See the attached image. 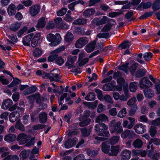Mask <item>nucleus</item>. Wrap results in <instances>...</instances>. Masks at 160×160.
Listing matches in <instances>:
<instances>
[{
	"instance_id": "1",
	"label": "nucleus",
	"mask_w": 160,
	"mask_h": 160,
	"mask_svg": "<svg viewBox=\"0 0 160 160\" xmlns=\"http://www.w3.org/2000/svg\"><path fill=\"white\" fill-rule=\"evenodd\" d=\"M120 72H118L114 74L113 78H117V82L119 85L118 86L115 85V81H112L110 83L105 84L103 87V89L105 91L117 90L120 91L122 90V87H128V83L125 82L124 79L122 77Z\"/></svg>"
},
{
	"instance_id": "2",
	"label": "nucleus",
	"mask_w": 160,
	"mask_h": 160,
	"mask_svg": "<svg viewBox=\"0 0 160 160\" xmlns=\"http://www.w3.org/2000/svg\"><path fill=\"white\" fill-rule=\"evenodd\" d=\"M95 130L96 132L100 136L105 137V138L96 137L95 139L98 141H103L107 138L106 137L110 136V134L108 131L104 132L107 130L108 127L104 123H102L100 124H96L95 126Z\"/></svg>"
},
{
	"instance_id": "3",
	"label": "nucleus",
	"mask_w": 160,
	"mask_h": 160,
	"mask_svg": "<svg viewBox=\"0 0 160 160\" xmlns=\"http://www.w3.org/2000/svg\"><path fill=\"white\" fill-rule=\"evenodd\" d=\"M109 126V130L112 133L115 132L116 134H119L123 131L121 122L119 121L116 122L115 120H112Z\"/></svg>"
},
{
	"instance_id": "4",
	"label": "nucleus",
	"mask_w": 160,
	"mask_h": 160,
	"mask_svg": "<svg viewBox=\"0 0 160 160\" xmlns=\"http://www.w3.org/2000/svg\"><path fill=\"white\" fill-rule=\"evenodd\" d=\"M47 40L51 42L52 46H55L58 45L61 40V37L60 34L57 33L55 36L52 33L48 34L47 37Z\"/></svg>"
},
{
	"instance_id": "5",
	"label": "nucleus",
	"mask_w": 160,
	"mask_h": 160,
	"mask_svg": "<svg viewBox=\"0 0 160 160\" xmlns=\"http://www.w3.org/2000/svg\"><path fill=\"white\" fill-rule=\"evenodd\" d=\"M12 104L13 102L11 100L9 99H7L3 102L2 105V108L4 109H6L9 108V111H12L15 109L17 108L16 105H14L11 107Z\"/></svg>"
},
{
	"instance_id": "6",
	"label": "nucleus",
	"mask_w": 160,
	"mask_h": 160,
	"mask_svg": "<svg viewBox=\"0 0 160 160\" xmlns=\"http://www.w3.org/2000/svg\"><path fill=\"white\" fill-rule=\"evenodd\" d=\"M65 49L64 46H62L56 50H54L51 52V55L48 58V60L49 62H52L53 61L58 55V53Z\"/></svg>"
},
{
	"instance_id": "7",
	"label": "nucleus",
	"mask_w": 160,
	"mask_h": 160,
	"mask_svg": "<svg viewBox=\"0 0 160 160\" xmlns=\"http://www.w3.org/2000/svg\"><path fill=\"white\" fill-rule=\"evenodd\" d=\"M66 98L65 99L66 102H68L70 99L69 95L67 93L65 92L60 97V99L58 100V102L59 103V107L62 110H66L68 109V106L65 105L62 106V103L61 102L64 99Z\"/></svg>"
},
{
	"instance_id": "8",
	"label": "nucleus",
	"mask_w": 160,
	"mask_h": 160,
	"mask_svg": "<svg viewBox=\"0 0 160 160\" xmlns=\"http://www.w3.org/2000/svg\"><path fill=\"white\" fill-rule=\"evenodd\" d=\"M42 77L44 78H49L51 81H55L56 82H58L59 79L61 78V76L58 74L52 73L48 74L45 72L42 74Z\"/></svg>"
},
{
	"instance_id": "9",
	"label": "nucleus",
	"mask_w": 160,
	"mask_h": 160,
	"mask_svg": "<svg viewBox=\"0 0 160 160\" xmlns=\"http://www.w3.org/2000/svg\"><path fill=\"white\" fill-rule=\"evenodd\" d=\"M18 112H13L11 113L9 115V121L12 122H13L20 117V114L19 113L20 111L21 112H23L24 110L22 108H19Z\"/></svg>"
},
{
	"instance_id": "10",
	"label": "nucleus",
	"mask_w": 160,
	"mask_h": 160,
	"mask_svg": "<svg viewBox=\"0 0 160 160\" xmlns=\"http://www.w3.org/2000/svg\"><path fill=\"white\" fill-rule=\"evenodd\" d=\"M108 22V18L106 16H103L102 18H94L92 21V22L97 25H99L104 24Z\"/></svg>"
},
{
	"instance_id": "11",
	"label": "nucleus",
	"mask_w": 160,
	"mask_h": 160,
	"mask_svg": "<svg viewBox=\"0 0 160 160\" xmlns=\"http://www.w3.org/2000/svg\"><path fill=\"white\" fill-rule=\"evenodd\" d=\"M134 129L138 134H142L146 131V126L142 123L137 124L134 127Z\"/></svg>"
},
{
	"instance_id": "12",
	"label": "nucleus",
	"mask_w": 160,
	"mask_h": 160,
	"mask_svg": "<svg viewBox=\"0 0 160 160\" xmlns=\"http://www.w3.org/2000/svg\"><path fill=\"white\" fill-rule=\"evenodd\" d=\"M88 42L87 38L86 37H83L80 38L77 41L75 46L77 48H81Z\"/></svg>"
},
{
	"instance_id": "13",
	"label": "nucleus",
	"mask_w": 160,
	"mask_h": 160,
	"mask_svg": "<svg viewBox=\"0 0 160 160\" xmlns=\"http://www.w3.org/2000/svg\"><path fill=\"white\" fill-rule=\"evenodd\" d=\"M77 58L76 56H68L67 61L66 63V65L68 67V68H71L74 67V62L76 59Z\"/></svg>"
},
{
	"instance_id": "14",
	"label": "nucleus",
	"mask_w": 160,
	"mask_h": 160,
	"mask_svg": "<svg viewBox=\"0 0 160 160\" xmlns=\"http://www.w3.org/2000/svg\"><path fill=\"white\" fill-rule=\"evenodd\" d=\"M141 88H144L145 87H149L152 86V83L148 79L145 77L143 78L142 81L140 82Z\"/></svg>"
},
{
	"instance_id": "15",
	"label": "nucleus",
	"mask_w": 160,
	"mask_h": 160,
	"mask_svg": "<svg viewBox=\"0 0 160 160\" xmlns=\"http://www.w3.org/2000/svg\"><path fill=\"white\" fill-rule=\"evenodd\" d=\"M78 141V139L76 138L72 139H69L64 143V146L66 148H69L75 145Z\"/></svg>"
},
{
	"instance_id": "16",
	"label": "nucleus",
	"mask_w": 160,
	"mask_h": 160,
	"mask_svg": "<svg viewBox=\"0 0 160 160\" xmlns=\"http://www.w3.org/2000/svg\"><path fill=\"white\" fill-rule=\"evenodd\" d=\"M33 35V33H31L26 36L23 38L22 42L24 46H28L30 45L31 38Z\"/></svg>"
},
{
	"instance_id": "17",
	"label": "nucleus",
	"mask_w": 160,
	"mask_h": 160,
	"mask_svg": "<svg viewBox=\"0 0 160 160\" xmlns=\"http://www.w3.org/2000/svg\"><path fill=\"white\" fill-rule=\"evenodd\" d=\"M131 152L128 150L125 149L123 151L121 154V160H128L131 157Z\"/></svg>"
},
{
	"instance_id": "18",
	"label": "nucleus",
	"mask_w": 160,
	"mask_h": 160,
	"mask_svg": "<svg viewBox=\"0 0 160 160\" xmlns=\"http://www.w3.org/2000/svg\"><path fill=\"white\" fill-rule=\"evenodd\" d=\"M152 143H153L156 146L159 145H160V140L156 138L151 139L150 140L149 144L147 146V148L148 149L151 148L152 150L153 148L152 145Z\"/></svg>"
},
{
	"instance_id": "19",
	"label": "nucleus",
	"mask_w": 160,
	"mask_h": 160,
	"mask_svg": "<svg viewBox=\"0 0 160 160\" xmlns=\"http://www.w3.org/2000/svg\"><path fill=\"white\" fill-rule=\"evenodd\" d=\"M29 137L25 134L21 133L19 134L17 138V140L19 142H21V144L27 142L28 140Z\"/></svg>"
},
{
	"instance_id": "20",
	"label": "nucleus",
	"mask_w": 160,
	"mask_h": 160,
	"mask_svg": "<svg viewBox=\"0 0 160 160\" xmlns=\"http://www.w3.org/2000/svg\"><path fill=\"white\" fill-rule=\"evenodd\" d=\"M135 134L133 131L129 130H126L121 134V137L122 138H125L127 137H133L135 136Z\"/></svg>"
},
{
	"instance_id": "21",
	"label": "nucleus",
	"mask_w": 160,
	"mask_h": 160,
	"mask_svg": "<svg viewBox=\"0 0 160 160\" xmlns=\"http://www.w3.org/2000/svg\"><path fill=\"white\" fill-rule=\"evenodd\" d=\"M30 8L29 12L32 16H34L37 14L40 10V8L38 6H32Z\"/></svg>"
},
{
	"instance_id": "22",
	"label": "nucleus",
	"mask_w": 160,
	"mask_h": 160,
	"mask_svg": "<svg viewBox=\"0 0 160 160\" xmlns=\"http://www.w3.org/2000/svg\"><path fill=\"white\" fill-rule=\"evenodd\" d=\"M40 34L39 33H37L35 35L31 42V45L32 47H34L37 45L38 42L40 40Z\"/></svg>"
},
{
	"instance_id": "23",
	"label": "nucleus",
	"mask_w": 160,
	"mask_h": 160,
	"mask_svg": "<svg viewBox=\"0 0 160 160\" xmlns=\"http://www.w3.org/2000/svg\"><path fill=\"white\" fill-rule=\"evenodd\" d=\"M16 8L14 5L11 4L7 9V12L9 15H13L16 12Z\"/></svg>"
},
{
	"instance_id": "24",
	"label": "nucleus",
	"mask_w": 160,
	"mask_h": 160,
	"mask_svg": "<svg viewBox=\"0 0 160 160\" xmlns=\"http://www.w3.org/2000/svg\"><path fill=\"white\" fill-rule=\"evenodd\" d=\"M96 43L95 41H93L87 45L85 48L86 51L88 53L92 52L95 48V45Z\"/></svg>"
},
{
	"instance_id": "25",
	"label": "nucleus",
	"mask_w": 160,
	"mask_h": 160,
	"mask_svg": "<svg viewBox=\"0 0 160 160\" xmlns=\"http://www.w3.org/2000/svg\"><path fill=\"white\" fill-rule=\"evenodd\" d=\"M45 18L44 17H42L39 19L36 27L38 28H43L45 27Z\"/></svg>"
},
{
	"instance_id": "26",
	"label": "nucleus",
	"mask_w": 160,
	"mask_h": 160,
	"mask_svg": "<svg viewBox=\"0 0 160 160\" xmlns=\"http://www.w3.org/2000/svg\"><path fill=\"white\" fill-rule=\"evenodd\" d=\"M110 147V146L108 142H104L102 144V150L104 153H108L109 151Z\"/></svg>"
},
{
	"instance_id": "27",
	"label": "nucleus",
	"mask_w": 160,
	"mask_h": 160,
	"mask_svg": "<svg viewBox=\"0 0 160 160\" xmlns=\"http://www.w3.org/2000/svg\"><path fill=\"white\" fill-rule=\"evenodd\" d=\"M30 153L29 150H23L20 153L19 155L20 158L21 160H24L27 158L29 156Z\"/></svg>"
},
{
	"instance_id": "28",
	"label": "nucleus",
	"mask_w": 160,
	"mask_h": 160,
	"mask_svg": "<svg viewBox=\"0 0 160 160\" xmlns=\"http://www.w3.org/2000/svg\"><path fill=\"white\" fill-rule=\"evenodd\" d=\"M108 120V118L107 116L104 114H101L98 116L97 118L96 121L98 123L102 122H105Z\"/></svg>"
},
{
	"instance_id": "29",
	"label": "nucleus",
	"mask_w": 160,
	"mask_h": 160,
	"mask_svg": "<svg viewBox=\"0 0 160 160\" xmlns=\"http://www.w3.org/2000/svg\"><path fill=\"white\" fill-rule=\"evenodd\" d=\"M21 24L19 22H16L10 26V29L13 31H17L21 26Z\"/></svg>"
},
{
	"instance_id": "30",
	"label": "nucleus",
	"mask_w": 160,
	"mask_h": 160,
	"mask_svg": "<svg viewBox=\"0 0 160 160\" xmlns=\"http://www.w3.org/2000/svg\"><path fill=\"white\" fill-rule=\"evenodd\" d=\"M16 138V137L14 134H9L5 137L4 140L7 142L10 143L15 141Z\"/></svg>"
},
{
	"instance_id": "31",
	"label": "nucleus",
	"mask_w": 160,
	"mask_h": 160,
	"mask_svg": "<svg viewBox=\"0 0 160 160\" xmlns=\"http://www.w3.org/2000/svg\"><path fill=\"white\" fill-rule=\"evenodd\" d=\"M119 148L120 147L118 146L111 147L109 154L112 156L117 155L119 150Z\"/></svg>"
},
{
	"instance_id": "32",
	"label": "nucleus",
	"mask_w": 160,
	"mask_h": 160,
	"mask_svg": "<svg viewBox=\"0 0 160 160\" xmlns=\"http://www.w3.org/2000/svg\"><path fill=\"white\" fill-rule=\"evenodd\" d=\"M83 103L85 105L87 106L88 108L92 109L96 107L98 104L97 101H96L93 102H84Z\"/></svg>"
},
{
	"instance_id": "33",
	"label": "nucleus",
	"mask_w": 160,
	"mask_h": 160,
	"mask_svg": "<svg viewBox=\"0 0 160 160\" xmlns=\"http://www.w3.org/2000/svg\"><path fill=\"white\" fill-rule=\"evenodd\" d=\"M123 90L124 92V95L122 94L120 96L119 100L121 101H125L130 97L128 94L127 88H126V91L124 89H123Z\"/></svg>"
},
{
	"instance_id": "34",
	"label": "nucleus",
	"mask_w": 160,
	"mask_h": 160,
	"mask_svg": "<svg viewBox=\"0 0 160 160\" xmlns=\"http://www.w3.org/2000/svg\"><path fill=\"white\" fill-rule=\"evenodd\" d=\"M144 95L146 97L150 98L152 97L154 94L153 91L148 89H145L143 90Z\"/></svg>"
},
{
	"instance_id": "35",
	"label": "nucleus",
	"mask_w": 160,
	"mask_h": 160,
	"mask_svg": "<svg viewBox=\"0 0 160 160\" xmlns=\"http://www.w3.org/2000/svg\"><path fill=\"white\" fill-rule=\"evenodd\" d=\"M79 120L82 121L79 123V125L81 127H83L88 125L90 122V119L86 118H84L83 120L81 118H80Z\"/></svg>"
},
{
	"instance_id": "36",
	"label": "nucleus",
	"mask_w": 160,
	"mask_h": 160,
	"mask_svg": "<svg viewBox=\"0 0 160 160\" xmlns=\"http://www.w3.org/2000/svg\"><path fill=\"white\" fill-rule=\"evenodd\" d=\"M79 120L82 121L79 123V125L81 127H83L88 125L90 122V119L86 118H84L83 120L81 118H80Z\"/></svg>"
},
{
	"instance_id": "37",
	"label": "nucleus",
	"mask_w": 160,
	"mask_h": 160,
	"mask_svg": "<svg viewBox=\"0 0 160 160\" xmlns=\"http://www.w3.org/2000/svg\"><path fill=\"white\" fill-rule=\"evenodd\" d=\"M95 12V10L93 9H88L84 11L83 15L86 17H88L93 14Z\"/></svg>"
},
{
	"instance_id": "38",
	"label": "nucleus",
	"mask_w": 160,
	"mask_h": 160,
	"mask_svg": "<svg viewBox=\"0 0 160 160\" xmlns=\"http://www.w3.org/2000/svg\"><path fill=\"white\" fill-rule=\"evenodd\" d=\"M126 109L125 108H123L118 112L117 116L119 118H122L126 116Z\"/></svg>"
},
{
	"instance_id": "39",
	"label": "nucleus",
	"mask_w": 160,
	"mask_h": 160,
	"mask_svg": "<svg viewBox=\"0 0 160 160\" xmlns=\"http://www.w3.org/2000/svg\"><path fill=\"white\" fill-rule=\"evenodd\" d=\"M47 115L46 113L43 112L39 115V122L41 123H44L47 121Z\"/></svg>"
},
{
	"instance_id": "40",
	"label": "nucleus",
	"mask_w": 160,
	"mask_h": 160,
	"mask_svg": "<svg viewBox=\"0 0 160 160\" xmlns=\"http://www.w3.org/2000/svg\"><path fill=\"white\" fill-rule=\"evenodd\" d=\"M138 84L136 82L131 83L129 85V89L131 92H133L136 91L137 88Z\"/></svg>"
},
{
	"instance_id": "41",
	"label": "nucleus",
	"mask_w": 160,
	"mask_h": 160,
	"mask_svg": "<svg viewBox=\"0 0 160 160\" xmlns=\"http://www.w3.org/2000/svg\"><path fill=\"white\" fill-rule=\"evenodd\" d=\"M86 19H85L80 18L75 20L73 24L77 25L84 24L86 23Z\"/></svg>"
},
{
	"instance_id": "42",
	"label": "nucleus",
	"mask_w": 160,
	"mask_h": 160,
	"mask_svg": "<svg viewBox=\"0 0 160 160\" xmlns=\"http://www.w3.org/2000/svg\"><path fill=\"white\" fill-rule=\"evenodd\" d=\"M142 145V142L139 139H136L133 142V145L135 148H140Z\"/></svg>"
},
{
	"instance_id": "43",
	"label": "nucleus",
	"mask_w": 160,
	"mask_h": 160,
	"mask_svg": "<svg viewBox=\"0 0 160 160\" xmlns=\"http://www.w3.org/2000/svg\"><path fill=\"white\" fill-rule=\"evenodd\" d=\"M73 39V36L72 34L70 32H68L66 35L65 41L67 42H69L72 41Z\"/></svg>"
},
{
	"instance_id": "44",
	"label": "nucleus",
	"mask_w": 160,
	"mask_h": 160,
	"mask_svg": "<svg viewBox=\"0 0 160 160\" xmlns=\"http://www.w3.org/2000/svg\"><path fill=\"white\" fill-rule=\"evenodd\" d=\"M152 8L155 11L160 9V0H157L154 2L152 5Z\"/></svg>"
},
{
	"instance_id": "45",
	"label": "nucleus",
	"mask_w": 160,
	"mask_h": 160,
	"mask_svg": "<svg viewBox=\"0 0 160 160\" xmlns=\"http://www.w3.org/2000/svg\"><path fill=\"white\" fill-rule=\"evenodd\" d=\"M3 160H19V157L15 155H10L5 158Z\"/></svg>"
},
{
	"instance_id": "46",
	"label": "nucleus",
	"mask_w": 160,
	"mask_h": 160,
	"mask_svg": "<svg viewBox=\"0 0 160 160\" xmlns=\"http://www.w3.org/2000/svg\"><path fill=\"white\" fill-rule=\"evenodd\" d=\"M15 127L22 131H24L25 130L24 126L22 125L19 120L16 122Z\"/></svg>"
},
{
	"instance_id": "47",
	"label": "nucleus",
	"mask_w": 160,
	"mask_h": 160,
	"mask_svg": "<svg viewBox=\"0 0 160 160\" xmlns=\"http://www.w3.org/2000/svg\"><path fill=\"white\" fill-rule=\"evenodd\" d=\"M120 139L119 136H113L109 140L110 143L111 144H114L118 142Z\"/></svg>"
},
{
	"instance_id": "48",
	"label": "nucleus",
	"mask_w": 160,
	"mask_h": 160,
	"mask_svg": "<svg viewBox=\"0 0 160 160\" xmlns=\"http://www.w3.org/2000/svg\"><path fill=\"white\" fill-rule=\"evenodd\" d=\"M95 99V94L94 93H89L86 97L85 99L87 101H92Z\"/></svg>"
},
{
	"instance_id": "49",
	"label": "nucleus",
	"mask_w": 160,
	"mask_h": 160,
	"mask_svg": "<svg viewBox=\"0 0 160 160\" xmlns=\"http://www.w3.org/2000/svg\"><path fill=\"white\" fill-rule=\"evenodd\" d=\"M42 51L38 48H36L33 51V55L34 57H39L42 54Z\"/></svg>"
},
{
	"instance_id": "50",
	"label": "nucleus",
	"mask_w": 160,
	"mask_h": 160,
	"mask_svg": "<svg viewBox=\"0 0 160 160\" xmlns=\"http://www.w3.org/2000/svg\"><path fill=\"white\" fill-rule=\"evenodd\" d=\"M64 62V60L61 57H58L55 60L56 63L60 66L62 65Z\"/></svg>"
},
{
	"instance_id": "51",
	"label": "nucleus",
	"mask_w": 160,
	"mask_h": 160,
	"mask_svg": "<svg viewBox=\"0 0 160 160\" xmlns=\"http://www.w3.org/2000/svg\"><path fill=\"white\" fill-rule=\"evenodd\" d=\"M54 22L56 23L57 27L59 28V26H61L62 24L63 21L61 18H58L54 19Z\"/></svg>"
},
{
	"instance_id": "52",
	"label": "nucleus",
	"mask_w": 160,
	"mask_h": 160,
	"mask_svg": "<svg viewBox=\"0 0 160 160\" xmlns=\"http://www.w3.org/2000/svg\"><path fill=\"white\" fill-rule=\"evenodd\" d=\"M152 54L150 52H146L144 54L143 57L145 60L148 61L151 58Z\"/></svg>"
},
{
	"instance_id": "53",
	"label": "nucleus",
	"mask_w": 160,
	"mask_h": 160,
	"mask_svg": "<svg viewBox=\"0 0 160 160\" xmlns=\"http://www.w3.org/2000/svg\"><path fill=\"white\" fill-rule=\"evenodd\" d=\"M156 128L153 126H151L149 131L150 134L152 137H153L155 136L157 132Z\"/></svg>"
},
{
	"instance_id": "54",
	"label": "nucleus",
	"mask_w": 160,
	"mask_h": 160,
	"mask_svg": "<svg viewBox=\"0 0 160 160\" xmlns=\"http://www.w3.org/2000/svg\"><path fill=\"white\" fill-rule=\"evenodd\" d=\"M82 135L84 137H86L88 136L91 132L90 130H87L85 128H83L81 130Z\"/></svg>"
},
{
	"instance_id": "55",
	"label": "nucleus",
	"mask_w": 160,
	"mask_h": 160,
	"mask_svg": "<svg viewBox=\"0 0 160 160\" xmlns=\"http://www.w3.org/2000/svg\"><path fill=\"white\" fill-rule=\"evenodd\" d=\"M128 119L130 123L128 126V128L130 129L133 126L135 120L134 118L131 117H129Z\"/></svg>"
},
{
	"instance_id": "56",
	"label": "nucleus",
	"mask_w": 160,
	"mask_h": 160,
	"mask_svg": "<svg viewBox=\"0 0 160 160\" xmlns=\"http://www.w3.org/2000/svg\"><path fill=\"white\" fill-rule=\"evenodd\" d=\"M111 25L108 23L105 25L102 29V31L103 32H106L109 31L111 28Z\"/></svg>"
},
{
	"instance_id": "57",
	"label": "nucleus",
	"mask_w": 160,
	"mask_h": 160,
	"mask_svg": "<svg viewBox=\"0 0 160 160\" xmlns=\"http://www.w3.org/2000/svg\"><path fill=\"white\" fill-rule=\"evenodd\" d=\"M132 106V108L129 112V114L130 116H133L138 109V107L136 105H134Z\"/></svg>"
},
{
	"instance_id": "58",
	"label": "nucleus",
	"mask_w": 160,
	"mask_h": 160,
	"mask_svg": "<svg viewBox=\"0 0 160 160\" xmlns=\"http://www.w3.org/2000/svg\"><path fill=\"white\" fill-rule=\"evenodd\" d=\"M128 63H126L125 65H123L120 66L119 67V69L124 71L126 73H127L129 69L128 67Z\"/></svg>"
},
{
	"instance_id": "59",
	"label": "nucleus",
	"mask_w": 160,
	"mask_h": 160,
	"mask_svg": "<svg viewBox=\"0 0 160 160\" xmlns=\"http://www.w3.org/2000/svg\"><path fill=\"white\" fill-rule=\"evenodd\" d=\"M78 60L79 62V65L80 66H81L85 65L86 63H87L89 60V59L88 58H86L82 59H81Z\"/></svg>"
},
{
	"instance_id": "60",
	"label": "nucleus",
	"mask_w": 160,
	"mask_h": 160,
	"mask_svg": "<svg viewBox=\"0 0 160 160\" xmlns=\"http://www.w3.org/2000/svg\"><path fill=\"white\" fill-rule=\"evenodd\" d=\"M19 80L17 78L14 79L11 83L8 85L7 87H11L16 86L19 83Z\"/></svg>"
},
{
	"instance_id": "61",
	"label": "nucleus",
	"mask_w": 160,
	"mask_h": 160,
	"mask_svg": "<svg viewBox=\"0 0 160 160\" xmlns=\"http://www.w3.org/2000/svg\"><path fill=\"white\" fill-rule=\"evenodd\" d=\"M67 11L66 8H62L61 10L57 12V15L59 16H62L66 13Z\"/></svg>"
},
{
	"instance_id": "62",
	"label": "nucleus",
	"mask_w": 160,
	"mask_h": 160,
	"mask_svg": "<svg viewBox=\"0 0 160 160\" xmlns=\"http://www.w3.org/2000/svg\"><path fill=\"white\" fill-rule=\"evenodd\" d=\"M27 30L26 27H24L18 32V36L20 37Z\"/></svg>"
},
{
	"instance_id": "63",
	"label": "nucleus",
	"mask_w": 160,
	"mask_h": 160,
	"mask_svg": "<svg viewBox=\"0 0 160 160\" xmlns=\"http://www.w3.org/2000/svg\"><path fill=\"white\" fill-rule=\"evenodd\" d=\"M98 152L95 150H88L87 151V154L90 157H93L98 154Z\"/></svg>"
},
{
	"instance_id": "64",
	"label": "nucleus",
	"mask_w": 160,
	"mask_h": 160,
	"mask_svg": "<svg viewBox=\"0 0 160 160\" xmlns=\"http://www.w3.org/2000/svg\"><path fill=\"white\" fill-rule=\"evenodd\" d=\"M136 101V99L135 98H131L127 102V104L129 106H131L134 105V104Z\"/></svg>"
}]
</instances>
